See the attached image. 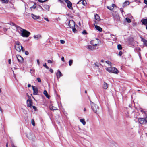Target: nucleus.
<instances>
[{"label":"nucleus","mask_w":147,"mask_h":147,"mask_svg":"<svg viewBox=\"0 0 147 147\" xmlns=\"http://www.w3.org/2000/svg\"><path fill=\"white\" fill-rule=\"evenodd\" d=\"M19 33H20L21 35L24 37H27L30 34V33L26 30L22 29L21 27L19 28L18 30Z\"/></svg>","instance_id":"f257e3e1"},{"label":"nucleus","mask_w":147,"mask_h":147,"mask_svg":"<svg viewBox=\"0 0 147 147\" xmlns=\"http://www.w3.org/2000/svg\"><path fill=\"white\" fill-rule=\"evenodd\" d=\"M91 108L93 111L97 114H98L99 112V107L96 105L94 104L92 102L90 101Z\"/></svg>","instance_id":"f03ea898"},{"label":"nucleus","mask_w":147,"mask_h":147,"mask_svg":"<svg viewBox=\"0 0 147 147\" xmlns=\"http://www.w3.org/2000/svg\"><path fill=\"white\" fill-rule=\"evenodd\" d=\"M106 70L110 73L117 74L119 71L115 67H110L106 68Z\"/></svg>","instance_id":"7ed1b4c3"},{"label":"nucleus","mask_w":147,"mask_h":147,"mask_svg":"<svg viewBox=\"0 0 147 147\" xmlns=\"http://www.w3.org/2000/svg\"><path fill=\"white\" fill-rule=\"evenodd\" d=\"M27 137L30 140H33L35 138V136L34 134L31 132L27 134L26 135Z\"/></svg>","instance_id":"20e7f679"},{"label":"nucleus","mask_w":147,"mask_h":147,"mask_svg":"<svg viewBox=\"0 0 147 147\" xmlns=\"http://www.w3.org/2000/svg\"><path fill=\"white\" fill-rule=\"evenodd\" d=\"M68 25L69 28H73L75 27V24L73 20H71L69 21Z\"/></svg>","instance_id":"39448f33"},{"label":"nucleus","mask_w":147,"mask_h":147,"mask_svg":"<svg viewBox=\"0 0 147 147\" xmlns=\"http://www.w3.org/2000/svg\"><path fill=\"white\" fill-rule=\"evenodd\" d=\"M65 1L67 4V7L70 9H72V3L68 0H65Z\"/></svg>","instance_id":"423d86ee"},{"label":"nucleus","mask_w":147,"mask_h":147,"mask_svg":"<svg viewBox=\"0 0 147 147\" xmlns=\"http://www.w3.org/2000/svg\"><path fill=\"white\" fill-rule=\"evenodd\" d=\"M16 58L18 59V61L20 63H23L24 59L20 55H17Z\"/></svg>","instance_id":"0eeeda50"},{"label":"nucleus","mask_w":147,"mask_h":147,"mask_svg":"<svg viewBox=\"0 0 147 147\" xmlns=\"http://www.w3.org/2000/svg\"><path fill=\"white\" fill-rule=\"evenodd\" d=\"M32 87L33 91V94L35 95H37L38 93V88L36 87L35 88L33 86H32Z\"/></svg>","instance_id":"6e6552de"},{"label":"nucleus","mask_w":147,"mask_h":147,"mask_svg":"<svg viewBox=\"0 0 147 147\" xmlns=\"http://www.w3.org/2000/svg\"><path fill=\"white\" fill-rule=\"evenodd\" d=\"M32 102L31 99H28L27 101V104L28 107H32Z\"/></svg>","instance_id":"1a4fd4ad"},{"label":"nucleus","mask_w":147,"mask_h":147,"mask_svg":"<svg viewBox=\"0 0 147 147\" xmlns=\"http://www.w3.org/2000/svg\"><path fill=\"white\" fill-rule=\"evenodd\" d=\"M113 18L114 20L117 21H119L120 20V17L118 14L115 15L113 14Z\"/></svg>","instance_id":"9d476101"},{"label":"nucleus","mask_w":147,"mask_h":147,"mask_svg":"<svg viewBox=\"0 0 147 147\" xmlns=\"http://www.w3.org/2000/svg\"><path fill=\"white\" fill-rule=\"evenodd\" d=\"M82 4L83 5L85 6L86 4V1L85 0H80L77 3V4Z\"/></svg>","instance_id":"9b49d317"},{"label":"nucleus","mask_w":147,"mask_h":147,"mask_svg":"<svg viewBox=\"0 0 147 147\" xmlns=\"http://www.w3.org/2000/svg\"><path fill=\"white\" fill-rule=\"evenodd\" d=\"M140 38L141 39V41L143 42L144 45L147 47V40L145 39L144 38H142V36H140Z\"/></svg>","instance_id":"f8f14e48"},{"label":"nucleus","mask_w":147,"mask_h":147,"mask_svg":"<svg viewBox=\"0 0 147 147\" xmlns=\"http://www.w3.org/2000/svg\"><path fill=\"white\" fill-rule=\"evenodd\" d=\"M57 78L58 79L60 78V77L62 76V74L58 70L57 73Z\"/></svg>","instance_id":"ddd939ff"},{"label":"nucleus","mask_w":147,"mask_h":147,"mask_svg":"<svg viewBox=\"0 0 147 147\" xmlns=\"http://www.w3.org/2000/svg\"><path fill=\"white\" fill-rule=\"evenodd\" d=\"M94 25L95 26V28L96 29L98 30V31H99V32H101L102 31V28H101L100 27L98 26L97 25H95L94 24Z\"/></svg>","instance_id":"4468645a"},{"label":"nucleus","mask_w":147,"mask_h":147,"mask_svg":"<svg viewBox=\"0 0 147 147\" xmlns=\"http://www.w3.org/2000/svg\"><path fill=\"white\" fill-rule=\"evenodd\" d=\"M43 7L46 10L49 11V10L50 6L49 5H47L46 4H44L43 5Z\"/></svg>","instance_id":"2eb2a0df"},{"label":"nucleus","mask_w":147,"mask_h":147,"mask_svg":"<svg viewBox=\"0 0 147 147\" xmlns=\"http://www.w3.org/2000/svg\"><path fill=\"white\" fill-rule=\"evenodd\" d=\"M141 22L144 25H146L147 24V18L142 19L141 20Z\"/></svg>","instance_id":"dca6fc26"},{"label":"nucleus","mask_w":147,"mask_h":147,"mask_svg":"<svg viewBox=\"0 0 147 147\" xmlns=\"http://www.w3.org/2000/svg\"><path fill=\"white\" fill-rule=\"evenodd\" d=\"M37 9L38 10H39L40 11H44V9L40 5H38L37 6Z\"/></svg>","instance_id":"f3484780"},{"label":"nucleus","mask_w":147,"mask_h":147,"mask_svg":"<svg viewBox=\"0 0 147 147\" xmlns=\"http://www.w3.org/2000/svg\"><path fill=\"white\" fill-rule=\"evenodd\" d=\"M144 121H145V118L142 119H140L139 120V122L140 124H143Z\"/></svg>","instance_id":"a211bd4d"},{"label":"nucleus","mask_w":147,"mask_h":147,"mask_svg":"<svg viewBox=\"0 0 147 147\" xmlns=\"http://www.w3.org/2000/svg\"><path fill=\"white\" fill-rule=\"evenodd\" d=\"M95 42V40H92L90 41V44L93 46H97L98 45V44L96 43Z\"/></svg>","instance_id":"6ab92c4d"},{"label":"nucleus","mask_w":147,"mask_h":147,"mask_svg":"<svg viewBox=\"0 0 147 147\" xmlns=\"http://www.w3.org/2000/svg\"><path fill=\"white\" fill-rule=\"evenodd\" d=\"M108 84L105 82H104L103 86V88L104 89H106L108 88Z\"/></svg>","instance_id":"aec40b11"},{"label":"nucleus","mask_w":147,"mask_h":147,"mask_svg":"<svg viewBox=\"0 0 147 147\" xmlns=\"http://www.w3.org/2000/svg\"><path fill=\"white\" fill-rule=\"evenodd\" d=\"M129 4V2L128 1H126L124 2L123 5V7H124L126 5H128Z\"/></svg>","instance_id":"412c9836"},{"label":"nucleus","mask_w":147,"mask_h":147,"mask_svg":"<svg viewBox=\"0 0 147 147\" xmlns=\"http://www.w3.org/2000/svg\"><path fill=\"white\" fill-rule=\"evenodd\" d=\"M31 15L32 17L34 19L36 20L38 18V16L34 15L33 14H32Z\"/></svg>","instance_id":"4be33fe9"},{"label":"nucleus","mask_w":147,"mask_h":147,"mask_svg":"<svg viewBox=\"0 0 147 147\" xmlns=\"http://www.w3.org/2000/svg\"><path fill=\"white\" fill-rule=\"evenodd\" d=\"M11 25H12V26H15V27L16 28V29H17V30H18V29H19V28L20 27L16 25L15 23H14L13 22H12L11 23Z\"/></svg>","instance_id":"5701e85b"},{"label":"nucleus","mask_w":147,"mask_h":147,"mask_svg":"<svg viewBox=\"0 0 147 147\" xmlns=\"http://www.w3.org/2000/svg\"><path fill=\"white\" fill-rule=\"evenodd\" d=\"M43 93L47 98H49L50 96L49 95H48L47 91L46 90H45L43 92Z\"/></svg>","instance_id":"b1692460"},{"label":"nucleus","mask_w":147,"mask_h":147,"mask_svg":"<svg viewBox=\"0 0 147 147\" xmlns=\"http://www.w3.org/2000/svg\"><path fill=\"white\" fill-rule=\"evenodd\" d=\"M21 45H16L15 46L16 49L18 51H21L20 48V46Z\"/></svg>","instance_id":"393cba45"},{"label":"nucleus","mask_w":147,"mask_h":147,"mask_svg":"<svg viewBox=\"0 0 147 147\" xmlns=\"http://www.w3.org/2000/svg\"><path fill=\"white\" fill-rule=\"evenodd\" d=\"M95 19L98 20H100V18L98 14H96L95 15Z\"/></svg>","instance_id":"a878e982"},{"label":"nucleus","mask_w":147,"mask_h":147,"mask_svg":"<svg viewBox=\"0 0 147 147\" xmlns=\"http://www.w3.org/2000/svg\"><path fill=\"white\" fill-rule=\"evenodd\" d=\"M94 46H92L91 45H88V48L89 49H90L91 50H92L94 49Z\"/></svg>","instance_id":"bb28decb"},{"label":"nucleus","mask_w":147,"mask_h":147,"mask_svg":"<svg viewBox=\"0 0 147 147\" xmlns=\"http://www.w3.org/2000/svg\"><path fill=\"white\" fill-rule=\"evenodd\" d=\"M34 38L35 39H38L39 38H40L41 37V36L40 35H34Z\"/></svg>","instance_id":"cd10ccee"},{"label":"nucleus","mask_w":147,"mask_h":147,"mask_svg":"<svg viewBox=\"0 0 147 147\" xmlns=\"http://www.w3.org/2000/svg\"><path fill=\"white\" fill-rule=\"evenodd\" d=\"M80 121L82 123L83 125H85L86 124V122L84 119H80Z\"/></svg>","instance_id":"c85d7f7f"},{"label":"nucleus","mask_w":147,"mask_h":147,"mask_svg":"<svg viewBox=\"0 0 147 147\" xmlns=\"http://www.w3.org/2000/svg\"><path fill=\"white\" fill-rule=\"evenodd\" d=\"M9 0H1V2L3 3H8Z\"/></svg>","instance_id":"c756f323"},{"label":"nucleus","mask_w":147,"mask_h":147,"mask_svg":"<svg viewBox=\"0 0 147 147\" xmlns=\"http://www.w3.org/2000/svg\"><path fill=\"white\" fill-rule=\"evenodd\" d=\"M127 21L128 23H130L131 22V20L129 19V18L127 17L126 18Z\"/></svg>","instance_id":"7c9ffc66"},{"label":"nucleus","mask_w":147,"mask_h":147,"mask_svg":"<svg viewBox=\"0 0 147 147\" xmlns=\"http://www.w3.org/2000/svg\"><path fill=\"white\" fill-rule=\"evenodd\" d=\"M36 7H37L36 4L35 3H34V5L30 7V8L35 9Z\"/></svg>","instance_id":"2f4dec72"},{"label":"nucleus","mask_w":147,"mask_h":147,"mask_svg":"<svg viewBox=\"0 0 147 147\" xmlns=\"http://www.w3.org/2000/svg\"><path fill=\"white\" fill-rule=\"evenodd\" d=\"M73 61L72 60H70L69 62V65L71 66L72 64Z\"/></svg>","instance_id":"473e14b6"},{"label":"nucleus","mask_w":147,"mask_h":147,"mask_svg":"<svg viewBox=\"0 0 147 147\" xmlns=\"http://www.w3.org/2000/svg\"><path fill=\"white\" fill-rule=\"evenodd\" d=\"M117 48L119 50H121L122 49L121 45L120 44H119L117 45Z\"/></svg>","instance_id":"72a5a7b5"},{"label":"nucleus","mask_w":147,"mask_h":147,"mask_svg":"<svg viewBox=\"0 0 147 147\" xmlns=\"http://www.w3.org/2000/svg\"><path fill=\"white\" fill-rule=\"evenodd\" d=\"M107 8L109 9L111 11H113V8H112V7L111 6H107Z\"/></svg>","instance_id":"f704fd0d"},{"label":"nucleus","mask_w":147,"mask_h":147,"mask_svg":"<svg viewBox=\"0 0 147 147\" xmlns=\"http://www.w3.org/2000/svg\"><path fill=\"white\" fill-rule=\"evenodd\" d=\"M31 123L34 126H35V122L34 119L31 120Z\"/></svg>","instance_id":"c9c22d12"},{"label":"nucleus","mask_w":147,"mask_h":147,"mask_svg":"<svg viewBox=\"0 0 147 147\" xmlns=\"http://www.w3.org/2000/svg\"><path fill=\"white\" fill-rule=\"evenodd\" d=\"M43 66H44V67H45L46 69H49V67L47 66L46 65V63H45L43 65Z\"/></svg>","instance_id":"e433bc0d"},{"label":"nucleus","mask_w":147,"mask_h":147,"mask_svg":"<svg viewBox=\"0 0 147 147\" xmlns=\"http://www.w3.org/2000/svg\"><path fill=\"white\" fill-rule=\"evenodd\" d=\"M106 63L107 64L109 65L110 66H111L112 65H111L112 63H111V62H110V61H106Z\"/></svg>","instance_id":"4c0bfd02"},{"label":"nucleus","mask_w":147,"mask_h":147,"mask_svg":"<svg viewBox=\"0 0 147 147\" xmlns=\"http://www.w3.org/2000/svg\"><path fill=\"white\" fill-rule=\"evenodd\" d=\"M48 1V0H38V1L40 3Z\"/></svg>","instance_id":"58836bf2"},{"label":"nucleus","mask_w":147,"mask_h":147,"mask_svg":"<svg viewBox=\"0 0 147 147\" xmlns=\"http://www.w3.org/2000/svg\"><path fill=\"white\" fill-rule=\"evenodd\" d=\"M20 49H21V50H22V51L23 52H24L25 51L23 47L22 46H21V48H20Z\"/></svg>","instance_id":"ea45409f"},{"label":"nucleus","mask_w":147,"mask_h":147,"mask_svg":"<svg viewBox=\"0 0 147 147\" xmlns=\"http://www.w3.org/2000/svg\"><path fill=\"white\" fill-rule=\"evenodd\" d=\"M72 31L74 32H76L77 31L76 29L74 28H72Z\"/></svg>","instance_id":"a19ab883"},{"label":"nucleus","mask_w":147,"mask_h":147,"mask_svg":"<svg viewBox=\"0 0 147 147\" xmlns=\"http://www.w3.org/2000/svg\"><path fill=\"white\" fill-rule=\"evenodd\" d=\"M37 81L39 82H41V79L39 78H37Z\"/></svg>","instance_id":"79ce46f5"},{"label":"nucleus","mask_w":147,"mask_h":147,"mask_svg":"<svg viewBox=\"0 0 147 147\" xmlns=\"http://www.w3.org/2000/svg\"><path fill=\"white\" fill-rule=\"evenodd\" d=\"M82 33L83 34H87V33L86 31V30H84L82 32Z\"/></svg>","instance_id":"37998d69"},{"label":"nucleus","mask_w":147,"mask_h":147,"mask_svg":"<svg viewBox=\"0 0 147 147\" xmlns=\"http://www.w3.org/2000/svg\"><path fill=\"white\" fill-rule=\"evenodd\" d=\"M32 107L34 109L35 111H37V109L36 107L34 106H32Z\"/></svg>","instance_id":"c03bdc74"},{"label":"nucleus","mask_w":147,"mask_h":147,"mask_svg":"<svg viewBox=\"0 0 147 147\" xmlns=\"http://www.w3.org/2000/svg\"><path fill=\"white\" fill-rule=\"evenodd\" d=\"M122 54V52L121 51H120L119 52L118 55L119 56H121Z\"/></svg>","instance_id":"a18cd8bd"},{"label":"nucleus","mask_w":147,"mask_h":147,"mask_svg":"<svg viewBox=\"0 0 147 147\" xmlns=\"http://www.w3.org/2000/svg\"><path fill=\"white\" fill-rule=\"evenodd\" d=\"M25 54L26 55H28L29 54V52L28 51H26L25 52Z\"/></svg>","instance_id":"49530a36"},{"label":"nucleus","mask_w":147,"mask_h":147,"mask_svg":"<svg viewBox=\"0 0 147 147\" xmlns=\"http://www.w3.org/2000/svg\"><path fill=\"white\" fill-rule=\"evenodd\" d=\"M65 41L63 40H60V42L61 44H64L65 43Z\"/></svg>","instance_id":"de8ad7c7"},{"label":"nucleus","mask_w":147,"mask_h":147,"mask_svg":"<svg viewBox=\"0 0 147 147\" xmlns=\"http://www.w3.org/2000/svg\"><path fill=\"white\" fill-rule=\"evenodd\" d=\"M30 73L31 74L34 73V69H31L30 71Z\"/></svg>","instance_id":"09e8293b"},{"label":"nucleus","mask_w":147,"mask_h":147,"mask_svg":"<svg viewBox=\"0 0 147 147\" xmlns=\"http://www.w3.org/2000/svg\"><path fill=\"white\" fill-rule=\"evenodd\" d=\"M115 6H116V5L115 4H112V6L111 7H112V8H113V9L114 7H115Z\"/></svg>","instance_id":"8fccbe9b"},{"label":"nucleus","mask_w":147,"mask_h":147,"mask_svg":"<svg viewBox=\"0 0 147 147\" xmlns=\"http://www.w3.org/2000/svg\"><path fill=\"white\" fill-rule=\"evenodd\" d=\"M50 109L51 110H57V109L56 108H55V109H53V107H50Z\"/></svg>","instance_id":"3c124183"},{"label":"nucleus","mask_w":147,"mask_h":147,"mask_svg":"<svg viewBox=\"0 0 147 147\" xmlns=\"http://www.w3.org/2000/svg\"><path fill=\"white\" fill-rule=\"evenodd\" d=\"M95 65L97 67L99 66V64L98 63H95Z\"/></svg>","instance_id":"603ef678"},{"label":"nucleus","mask_w":147,"mask_h":147,"mask_svg":"<svg viewBox=\"0 0 147 147\" xmlns=\"http://www.w3.org/2000/svg\"><path fill=\"white\" fill-rule=\"evenodd\" d=\"M61 59L62 60V61L63 62H65V59H64V57H62L61 58Z\"/></svg>","instance_id":"864d4df0"},{"label":"nucleus","mask_w":147,"mask_h":147,"mask_svg":"<svg viewBox=\"0 0 147 147\" xmlns=\"http://www.w3.org/2000/svg\"><path fill=\"white\" fill-rule=\"evenodd\" d=\"M47 62L50 63H52V61L51 60H48L47 61Z\"/></svg>","instance_id":"5fc2aeb1"},{"label":"nucleus","mask_w":147,"mask_h":147,"mask_svg":"<svg viewBox=\"0 0 147 147\" xmlns=\"http://www.w3.org/2000/svg\"><path fill=\"white\" fill-rule=\"evenodd\" d=\"M11 146L12 147H17V146H15L13 143H11Z\"/></svg>","instance_id":"6e6d98bb"},{"label":"nucleus","mask_w":147,"mask_h":147,"mask_svg":"<svg viewBox=\"0 0 147 147\" xmlns=\"http://www.w3.org/2000/svg\"><path fill=\"white\" fill-rule=\"evenodd\" d=\"M37 62L38 65H40V63L38 59H37Z\"/></svg>","instance_id":"4d7b16f0"},{"label":"nucleus","mask_w":147,"mask_h":147,"mask_svg":"<svg viewBox=\"0 0 147 147\" xmlns=\"http://www.w3.org/2000/svg\"><path fill=\"white\" fill-rule=\"evenodd\" d=\"M50 71L51 73H53V70L51 69H50Z\"/></svg>","instance_id":"13d9d810"},{"label":"nucleus","mask_w":147,"mask_h":147,"mask_svg":"<svg viewBox=\"0 0 147 147\" xmlns=\"http://www.w3.org/2000/svg\"><path fill=\"white\" fill-rule=\"evenodd\" d=\"M144 3L146 4L147 5V0H144Z\"/></svg>","instance_id":"bf43d9fd"},{"label":"nucleus","mask_w":147,"mask_h":147,"mask_svg":"<svg viewBox=\"0 0 147 147\" xmlns=\"http://www.w3.org/2000/svg\"><path fill=\"white\" fill-rule=\"evenodd\" d=\"M44 19L45 20H46L49 22V20H48V19L47 18H44Z\"/></svg>","instance_id":"052dcab7"},{"label":"nucleus","mask_w":147,"mask_h":147,"mask_svg":"<svg viewBox=\"0 0 147 147\" xmlns=\"http://www.w3.org/2000/svg\"><path fill=\"white\" fill-rule=\"evenodd\" d=\"M16 45H21L20 43L19 42H17Z\"/></svg>","instance_id":"680f3d73"},{"label":"nucleus","mask_w":147,"mask_h":147,"mask_svg":"<svg viewBox=\"0 0 147 147\" xmlns=\"http://www.w3.org/2000/svg\"><path fill=\"white\" fill-rule=\"evenodd\" d=\"M145 122L147 123V117L145 118Z\"/></svg>","instance_id":"e2e57ef3"},{"label":"nucleus","mask_w":147,"mask_h":147,"mask_svg":"<svg viewBox=\"0 0 147 147\" xmlns=\"http://www.w3.org/2000/svg\"><path fill=\"white\" fill-rule=\"evenodd\" d=\"M120 10L121 11L122 13L123 12V9L122 8H121L120 9Z\"/></svg>","instance_id":"0e129e2a"},{"label":"nucleus","mask_w":147,"mask_h":147,"mask_svg":"<svg viewBox=\"0 0 147 147\" xmlns=\"http://www.w3.org/2000/svg\"><path fill=\"white\" fill-rule=\"evenodd\" d=\"M8 62L9 64H11V60L10 59H9L8 60Z\"/></svg>","instance_id":"69168bd1"},{"label":"nucleus","mask_w":147,"mask_h":147,"mask_svg":"<svg viewBox=\"0 0 147 147\" xmlns=\"http://www.w3.org/2000/svg\"><path fill=\"white\" fill-rule=\"evenodd\" d=\"M31 86V85L30 84H28V87H30Z\"/></svg>","instance_id":"338daca9"},{"label":"nucleus","mask_w":147,"mask_h":147,"mask_svg":"<svg viewBox=\"0 0 147 147\" xmlns=\"http://www.w3.org/2000/svg\"><path fill=\"white\" fill-rule=\"evenodd\" d=\"M6 147H8V144L7 143V144H6Z\"/></svg>","instance_id":"774afa93"}]
</instances>
